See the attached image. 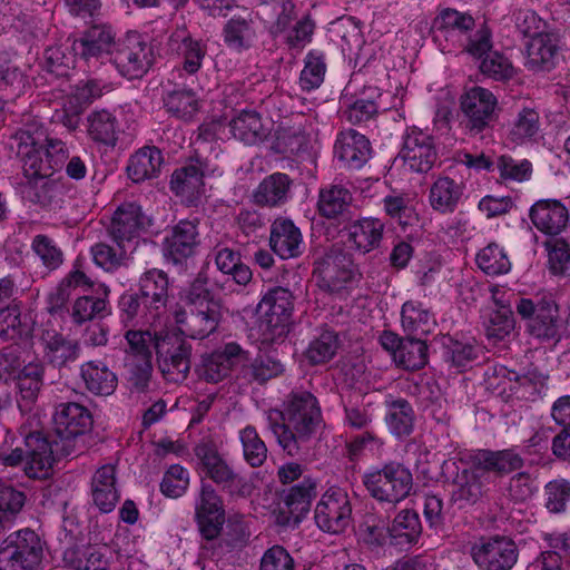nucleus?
<instances>
[{
  "instance_id": "f257e3e1",
  "label": "nucleus",
  "mask_w": 570,
  "mask_h": 570,
  "mask_svg": "<svg viewBox=\"0 0 570 570\" xmlns=\"http://www.w3.org/2000/svg\"><path fill=\"white\" fill-rule=\"evenodd\" d=\"M267 421L279 446L288 455L295 456L315 435L322 422V412L317 399L311 392L292 391L283 411H269Z\"/></svg>"
},
{
  "instance_id": "f03ea898",
  "label": "nucleus",
  "mask_w": 570,
  "mask_h": 570,
  "mask_svg": "<svg viewBox=\"0 0 570 570\" xmlns=\"http://www.w3.org/2000/svg\"><path fill=\"white\" fill-rule=\"evenodd\" d=\"M436 38L443 37L454 47L473 57L482 58L491 49V31L485 23L476 24L474 18L456 9L446 8L433 21Z\"/></svg>"
},
{
  "instance_id": "7ed1b4c3",
  "label": "nucleus",
  "mask_w": 570,
  "mask_h": 570,
  "mask_svg": "<svg viewBox=\"0 0 570 570\" xmlns=\"http://www.w3.org/2000/svg\"><path fill=\"white\" fill-rule=\"evenodd\" d=\"M363 484L372 498L387 504V510H394L410 497L414 485L410 469L399 462H389L365 473Z\"/></svg>"
},
{
  "instance_id": "20e7f679",
  "label": "nucleus",
  "mask_w": 570,
  "mask_h": 570,
  "mask_svg": "<svg viewBox=\"0 0 570 570\" xmlns=\"http://www.w3.org/2000/svg\"><path fill=\"white\" fill-rule=\"evenodd\" d=\"M53 423L56 450L62 455H78L85 448L83 435L92 425L89 410L75 402L60 403L56 406Z\"/></svg>"
},
{
  "instance_id": "39448f33",
  "label": "nucleus",
  "mask_w": 570,
  "mask_h": 570,
  "mask_svg": "<svg viewBox=\"0 0 570 570\" xmlns=\"http://www.w3.org/2000/svg\"><path fill=\"white\" fill-rule=\"evenodd\" d=\"M206 478L222 487L230 495L249 497L254 490L253 484L233 466L218 452L216 443L203 439L194 449Z\"/></svg>"
},
{
  "instance_id": "423d86ee",
  "label": "nucleus",
  "mask_w": 570,
  "mask_h": 570,
  "mask_svg": "<svg viewBox=\"0 0 570 570\" xmlns=\"http://www.w3.org/2000/svg\"><path fill=\"white\" fill-rule=\"evenodd\" d=\"M43 547L38 533L29 528L10 533L0 543V570H39Z\"/></svg>"
},
{
  "instance_id": "0eeeda50",
  "label": "nucleus",
  "mask_w": 570,
  "mask_h": 570,
  "mask_svg": "<svg viewBox=\"0 0 570 570\" xmlns=\"http://www.w3.org/2000/svg\"><path fill=\"white\" fill-rule=\"evenodd\" d=\"M259 330L266 341L275 342L286 336L292 324L294 296L288 288L268 289L259 302Z\"/></svg>"
},
{
  "instance_id": "6e6552de",
  "label": "nucleus",
  "mask_w": 570,
  "mask_h": 570,
  "mask_svg": "<svg viewBox=\"0 0 570 570\" xmlns=\"http://www.w3.org/2000/svg\"><path fill=\"white\" fill-rule=\"evenodd\" d=\"M155 353L157 366L166 381L181 383L187 379L191 365V345L181 335L160 328Z\"/></svg>"
},
{
  "instance_id": "1a4fd4ad",
  "label": "nucleus",
  "mask_w": 570,
  "mask_h": 570,
  "mask_svg": "<svg viewBox=\"0 0 570 570\" xmlns=\"http://www.w3.org/2000/svg\"><path fill=\"white\" fill-rule=\"evenodd\" d=\"M518 314L528 321L529 333L541 341H559L564 328L558 305L551 298H519Z\"/></svg>"
},
{
  "instance_id": "9d476101",
  "label": "nucleus",
  "mask_w": 570,
  "mask_h": 570,
  "mask_svg": "<svg viewBox=\"0 0 570 570\" xmlns=\"http://www.w3.org/2000/svg\"><path fill=\"white\" fill-rule=\"evenodd\" d=\"M154 47L138 32H128L119 39L111 60L118 72L127 79H140L155 62Z\"/></svg>"
},
{
  "instance_id": "9b49d317",
  "label": "nucleus",
  "mask_w": 570,
  "mask_h": 570,
  "mask_svg": "<svg viewBox=\"0 0 570 570\" xmlns=\"http://www.w3.org/2000/svg\"><path fill=\"white\" fill-rule=\"evenodd\" d=\"M313 274L322 291L341 294L352 283L355 268L351 255L341 244H334L315 261Z\"/></svg>"
},
{
  "instance_id": "f8f14e48",
  "label": "nucleus",
  "mask_w": 570,
  "mask_h": 570,
  "mask_svg": "<svg viewBox=\"0 0 570 570\" xmlns=\"http://www.w3.org/2000/svg\"><path fill=\"white\" fill-rule=\"evenodd\" d=\"M471 557L480 570H511L518 562L519 549L510 537L495 534L474 542Z\"/></svg>"
},
{
  "instance_id": "ddd939ff",
  "label": "nucleus",
  "mask_w": 570,
  "mask_h": 570,
  "mask_svg": "<svg viewBox=\"0 0 570 570\" xmlns=\"http://www.w3.org/2000/svg\"><path fill=\"white\" fill-rule=\"evenodd\" d=\"M28 421H30V429L26 425L21 426V434L28 448L24 472L32 479H46L50 474L55 455H63L53 446V440L48 441L43 438L42 433L39 431L38 417L29 416Z\"/></svg>"
},
{
  "instance_id": "4468645a",
  "label": "nucleus",
  "mask_w": 570,
  "mask_h": 570,
  "mask_svg": "<svg viewBox=\"0 0 570 570\" xmlns=\"http://www.w3.org/2000/svg\"><path fill=\"white\" fill-rule=\"evenodd\" d=\"M314 518L324 532H344L352 522V504L347 492L336 487L326 490L316 504Z\"/></svg>"
},
{
  "instance_id": "2eb2a0df",
  "label": "nucleus",
  "mask_w": 570,
  "mask_h": 570,
  "mask_svg": "<svg viewBox=\"0 0 570 570\" xmlns=\"http://www.w3.org/2000/svg\"><path fill=\"white\" fill-rule=\"evenodd\" d=\"M399 156L410 170L426 174L439 158L435 138L421 128L409 127L403 135Z\"/></svg>"
},
{
  "instance_id": "dca6fc26",
  "label": "nucleus",
  "mask_w": 570,
  "mask_h": 570,
  "mask_svg": "<svg viewBox=\"0 0 570 570\" xmlns=\"http://www.w3.org/2000/svg\"><path fill=\"white\" fill-rule=\"evenodd\" d=\"M43 142L46 145L36 157L26 160V177L40 183L43 189H50L52 183L48 178L63 167L70 153L67 144L59 138L47 137Z\"/></svg>"
},
{
  "instance_id": "f3484780",
  "label": "nucleus",
  "mask_w": 570,
  "mask_h": 570,
  "mask_svg": "<svg viewBox=\"0 0 570 570\" xmlns=\"http://www.w3.org/2000/svg\"><path fill=\"white\" fill-rule=\"evenodd\" d=\"M149 226L150 219L138 204L124 203L115 210L107 230L119 248L130 249Z\"/></svg>"
},
{
  "instance_id": "a211bd4d",
  "label": "nucleus",
  "mask_w": 570,
  "mask_h": 570,
  "mask_svg": "<svg viewBox=\"0 0 570 570\" xmlns=\"http://www.w3.org/2000/svg\"><path fill=\"white\" fill-rule=\"evenodd\" d=\"M461 110L465 127L479 134L497 120L498 99L489 89L475 86L461 97Z\"/></svg>"
},
{
  "instance_id": "6ab92c4d",
  "label": "nucleus",
  "mask_w": 570,
  "mask_h": 570,
  "mask_svg": "<svg viewBox=\"0 0 570 570\" xmlns=\"http://www.w3.org/2000/svg\"><path fill=\"white\" fill-rule=\"evenodd\" d=\"M317 495V482L311 476L293 485L283 498V505L276 517L277 523L296 527L311 510L312 501Z\"/></svg>"
},
{
  "instance_id": "aec40b11",
  "label": "nucleus",
  "mask_w": 570,
  "mask_h": 570,
  "mask_svg": "<svg viewBox=\"0 0 570 570\" xmlns=\"http://www.w3.org/2000/svg\"><path fill=\"white\" fill-rule=\"evenodd\" d=\"M116 32L107 23H94L81 37L73 40L71 50L86 62L98 61L109 55L116 47Z\"/></svg>"
},
{
  "instance_id": "412c9836",
  "label": "nucleus",
  "mask_w": 570,
  "mask_h": 570,
  "mask_svg": "<svg viewBox=\"0 0 570 570\" xmlns=\"http://www.w3.org/2000/svg\"><path fill=\"white\" fill-rule=\"evenodd\" d=\"M199 244L198 222L183 219L166 235L163 250L168 261L174 264H181L196 253Z\"/></svg>"
},
{
  "instance_id": "4be33fe9",
  "label": "nucleus",
  "mask_w": 570,
  "mask_h": 570,
  "mask_svg": "<svg viewBox=\"0 0 570 570\" xmlns=\"http://www.w3.org/2000/svg\"><path fill=\"white\" fill-rule=\"evenodd\" d=\"M207 164L199 157L177 168L170 179V189L188 206L197 205L204 194V175Z\"/></svg>"
},
{
  "instance_id": "5701e85b",
  "label": "nucleus",
  "mask_w": 570,
  "mask_h": 570,
  "mask_svg": "<svg viewBox=\"0 0 570 570\" xmlns=\"http://www.w3.org/2000/svg\"><path fill=\"white\" fill-rule=\"evenodd\" d=\"M196 521L206 540L217 538L225 522L223 501L210 484H203L199 501L196 504Z\"/></svg>"
},
{
  "instance_id": "b1692460",
  "label": "nucleus",
  "mask_w": 570,
  "mask_h": 570,
  "mask_svg": "<svg viewBox=\"0 0 570 570\" xmlns=\"http://www.w3.org/2000/svg\"><path fill=\"white\" fill-rule=\"evenodd\" d=\"M529 218L540 233L557 236L568 225L569 210L558 199H540L531 206Z\"/></svg>"
},
{
  "instance_id": "393cba45",
  "label": "nucleus",
  "mask_w": 570,
  "mask_h": 570,
  "mask_svg": "<svg viewBox=\"0 0 570 570\" xmlns=\"http://www.w3.org/2000/svg\"><path fill=\"white\" fill-rule=\"evenodd\" d=\"M169 279L163 269L150 268L141 274L138 281V293L149 307L151 317H159L168 302Z\"/></svg>"
},
{
  "instance_id": "a878e982",
  "label": "nucleus",
  "mask_w": 570,
  "mask_h": 570,
  "mask_svg": "<svg viewBox=\"0 0 570 570\" xmlns=\"http://www.w3.org/2000/svg\"><path fill=\"white\" fill-rule=\"evenodd\" d=\"M371 153L370 140L356 130L350 129L337 135L334 155L343 166L360 169L367 163Z\"/></svg>"
},
{
  "instance_id": "bb28decb",
  "label": "nucleus",
  "mask_w": 570,
  "mask_h": 570,
  "mask_svg": "<svg viewBox=\"0 0 570 570\" xmlns=\"http://www.w3.org/2000/svg\"><path fill=\"white\" fill-rule=\"evenodd\" d=\"M363 97L344 110L346 119L356 125L368 121L380 111H387L395 107L396 97L391 92H382L376 87H365Z\"/></svg>"
},
{
  "instance_id": "cd10ccee",
  "label": "nucleus",
  "mask_w": 570,
  "mask_h": 570,
  "mask_svg": "<svg viewBox=\"0 0 570 570\" xmlns=\"http://www.w3.org/2000/svg\"><path fill=\"white\" fill-rule=\"evenodd\" d=\"M346 228L350 247L364 255L380 246L385 224L380 218L363 217L351 219Z\"/></svg>"
},
{
  "instance_id": "c85d7f7f",
  "label": "nucleus",
  "mask_w": 570,
  "mask_h": 570,
  "mask_svg": "<svg viewBox=\"0 0 570 570\" xmlns=\"http://www.w3.org/2000/svg\"><path fill=\"white\" fill-rule=\"evenodd\" d=\"M90 494L92 503L100 512L109 513L115 509L120 495L114 464H105L95 471L90 481Z\"/></svg>"
},
{
  "instance_id": "c756f323",
  "label": "nucleus",
  "mask_w": 570,
  "mask_h": 570,
  "mask_svg": "<svg viewBox=\"0 0 570 570\" xmlns=\"http://www.w3.org/2000/svg\"><path fill=\"white\" fill-rule=\"evenodd\" d=\"M168 46L181 58V68L188 75H195L203 66L207 46L194 39L185 27L177 28L168 39Z\"/></svg>"
},
{
  "instance_id": "7c9ffc66",
  "label": "nucleus",
  "mask_w": 570,
  "mask_h": 570,
  "mask_svg": "<svg viewBox=\"0 0 570 570\" xmlns=\"http://www.w3.org/2000/svg\"><path fill=\"white\" fill-rule=\"evenodd\" d=\"M471 463L475 469L504 476L520 470L524 459L514 449L479 450L471 456Z\"/></svg>"
},
{
  "instance_id": "2f4dec72",
  "label": "nucleus",
  "mask_w": 570,
  "mask_h": 570,
  "mask_svg": "<svg viewBox=\"0 0 570 570\" xmlns=\"http://www.w3.org/2000/svg\"><path fill=\"white\" fill-rule=\"evenodd\" d=\"M269 245L283 259L297 257L302 254L303 235L291 219L277 218L271 226Z\"/></svg>"
},
{
  "instance_id": "473e14b6",
  "label": "nucleus",
  "mask_w": 570,
  "mask_h": 570,
  "mask_svg": "<svg viewBox=\"0 0 570 570\" xmlns=\"http://www.w3.org/2000/svg\"><path fill=\"white\" fill-rule=\"evenodd\" d=\"M222 320L220 304L191 307L184 320H178L180 331L194 340L208 337L216 331Z\"/></svg>"
},
{
  "instance_id": "72a5a7b5",
  "label": "nucleus",
  "mask_w": 570,
  "mask_h": 570,
  "mask_svg": "<svg viewBox=\"0 0 570 570\" xmlns=\"http://www.w3.org/2000/svg\"><path fill=\"white\" fill-rule=\"evenodd\" d=\"M353 196L351 191L342 186L332 184L320 190L317 208L326 218H341L342 222H350L352 213Z\"/></svg>"
},
{
  "instance_id": "f704fd0d",
  "label": "nucleus",
  "mask_w": 570,
  "mask_h": 570,
  "mask_svg": "<svg viewBox=\"0 0 570 570\" xmlns=\"http://www.w3.org/2000/svg\"><path fill=\"white\" fill-rule=\"evenodd\" d=\"M463 194V183H459L449 176H439L430 187L429 204L433 210L440 214H452L460 204Z\"/></svg>"
},
{
  "instance_id": "c9c22d12",
  "label": "nucleus",
  "mask_w": 570,
  "mask_h": 570,
  "mask_svg": "<svg viewBox=\"0 0 570 570\" xmlns=\"http://www.w3.org/2000/svg\"><path fill=\"white\" fill-rule=\"evenodd\" d=\"M45 357L55 366H63L79 356L80 346L53 328H45L40 336Z\"/></svg>"
},
{
  "instance_id": "e433bc0d",
  "label": "nucleus",
  "mask_w": 570,
  "mask_h": 570,
  "mask_svg": "<svg viewBox=\"0 0 570 570\" xmlns=\"http://www.w3.org/2000/svg\"><path fill=\"white\" fill-rule=\"evenodd\" d=\"M557 58L558 45L552 35H537L527 45L525 66L530 70L549 71L554 67Z\"/></svg>"
},
{
  "instance_id": "4c0bfd02",
  "label": "nucleus",
  "mask_w": 570,
  "mask_h": 570,
  "mask_svg": "<svg viewBox=\"0 0 570 570\" xmlns=\"http://www.w3.org/2000/svg\"><path fill=\"white\" fill-rule=\"evenodd\" d=\"M43 366L40 363L30 362L19 373L17 386L19 397L18 406L22 413L31 412L43 385Z\"/></svg>"
},
{
  "instance_id": "58836bf2",
  "label": "nucleus",
  "mask_w": 570,
  "mask_h": 570,
  "mask_svg": "<svg viewBox=\"0 0 570 570\" xmlns=\"http://www.w3.org/2000/svg\"><path fill=\"white\" fill-rule=\"evenodd\" d=\"M257 38L255 22L250 14L247 17L235 16L230 18L223 28L225 45L237 52L250 49Z\"/></svg>"
},
{
  "instance_id": "ea45409f",
  "label": "nucleus",
  "mask_w": 570,
  "mask_h": 570,
  "mask_svg": "<svg viewBox=\"0 0 570 570\" xmlns=\"http://www.w3.org/2000/svg\"><path fill=\"white\" fill-rule=\"evenodd\" d=\"M284 371L285 366L281 360L265 354L243 364L237 379L246 384L263 385L267 381L282 375Z\"/></svg>"
},
{
  "instance_id": "a19ab883",
  "label": "nucleus",
  "mask_w": 570,
  "mask_h": 570,
  "mask_svg": "<svg viewBox=\"0 0 570 570\" xmlns=\"http://www.w3.org/2000/svg\"><path fill=\"white\" fill-rule=\"evenodd\" d=\"M479 469H464L453 480L451 500L460 509L475 504L484 494V484L478 474Z\"/></svg>"
},
{
  "instance_id": "79ce46f5",
  "label": "nucleus",
  "mask_w": 570,
  "mask_h": 570,
  "mask_svg": "<svg viewBox=\"0 0 570 570\" xmlns=\"http://www.w3.org/2000/svg\"><path fill=\"white\" fill-rule=\"evenodd\" d=\"M551 416L558 425L563 426L552 439L551 451L559 460L570 462V395L554 401Z\"/></svg>"
},
{
  "instance_id": "37998d69",
  "label": "nucleus",
  "mask_w": 570,
  "mask_h": 570,
  "mask_svg": "<svg viewBox=\"0 0 570 570\" xmlns=\"http://www.w3.org/2000/svg\"><path fill=\"white\" fill-rule=\"evenodd\" d=\"M292 180L286 174L274 173L265 177L253 194L255 204L275 207L284 204L289 194Z\"/></svg>"
},
{
  "instance_id": "c03bdc74",
  "label": "nucleus",
  "mask_w": 570,
  "mask_h": 570,
  "mask_svg": "<svg viewBox=\"0 0 570 570\" xmlns=\"http://www.w3.org/2000/svg\"><path fill=\"white\" fill-rule=\"evenodd\" d=\"M401 320L403 330L409 336L423 337L436 325L434 315L417 301H407L403 304Z\"/></svg>"
},
{
  "instance_id": "a18cd8bd",
  "label": "nucleus",
  "mask_w": 570,
  "mask_h": 570,
  "mask_svg": "<svg viewBox=\"0 0 570 570\" xmlns=\"http://www.w3.org/2000/svg\"><path fill=\"white\" fill-rule=\"evenodd\" d=\"M80 373L87 390L96 395H110L117 387L116 374L100 361L83 363Z\"/></svg>"
},
{
  "instance_id": "49530a36",
  "label": "nucleus",
  "mask_w": 570,
  "mask_h": 570,
  "mask_svg": "<svg viewBox=\"0 0 570 570\" xmlns=\"http://www.w3.org/2000/svg\"><path fill=\"white\" fill-rule=\"evenodd\" d=\"M163 164L161 151L156 147H144L128 160L127 175L134 183L156 177Z\"/></svg>"
},
{
  "instance_id": "de8ad7c7",
  "label": "nucleus",
  "mask_w": 570,
  "mask_h": 570,
  "mask_svg": "<svg viewBox=\"0 0 570 570\" xmlns=\"http://www.w3.org/2000/svg\"><path fill=\"white\" fill-rule=\"evenodd\" d=\"M217 269L230 275L235 284L246 286L252 281L250 268L242 262L240 254L227 246L217 245L213 249Z\"/></svg>"
},
{
  "instance_id": "09e8293b",
  "label": "nucleus",
  "mask_w": 570,
  "mask_h": 570,
  "mask_svg": "<svg viewBox=\"0 0 570 570\" xmlns=\"http://www.w3.org/2000/svg\"><path fill=\"white\" fill-rule=\"evenodd\" d=\"M392 542L396 546H410L417 541L422 527L419 515L413 510L401 511L386 528Z\"/></svg>"
},
{
  "instance_id": "8fccbe9b",
  "label": "nucleus",
  "mask_w": 570,
  "mask_h": 570,
  "mask_svg": "<svg viewBox=\"0 0 570 570\" xmlns=\"http://www.w3.org/2000/svg\"><path fill=\"white\" fill-rule=\"evenodd\" d=\"M65 566L70 570H107L108 560L99 548L75 547L68 548L62 558Z\"/></svg>"
},
{
  "instance_id": "3c124183",
  "label": "nucleus",
  "mask_w": 570,
  "mask_h": 570,
  "mask_svg": "<svg viewBox=\"0 0 570 570\" xmlns=\"http://www.w3.org/2000/svg\"><path fill=\"white\" fill-rule=\"evenodd\" d=\"M233 136L248 145H254L266 136L261 116L255 110H242L229 122Z\"/></svg>"
},
{
  "instance_id": "603ef678",
  "label": "nucleus",
  "mask_w": 570,
  "mask_h": 570,
  "mask_svg": "<svg viewBox=\"0 0 570 570\" xmlns=\"http://www.w3.org/2000/svg\"><path fill=\"white\" fill-rule=\"evenodd\" d=\"M27 86V76L8 53H0V92L10 99L20 96Z\"/></svg>"
},
{
  "instance_id": "864d4df0",
  "label": "nucleus",
  "mask_w": 570,
  "mask_h": 570,
  "mask_svg": "<svg viewBox=\"0 0 570 570\" xmlns=\"http://www.w3.org/2000/svg\"><path fill=\"white\" fill-rule=\"evenodd\" d=\"M166 110L183 120H190L199 110V99L191 89H174L164 97Z\"/></svg>"
},
{
  "instance_id": "5fc2aeb1",
  "label": "nucleus",
  "mask_w": 570,
  "mask_h": 570,
  "mask_svg": "<svg viewBox=\"0 0 570 570\" xmlns=\"http://www.w3.org/2000/svg\"><path fill=\"white\" fill-rule=\"evenodd\" d=\"M396 364L404 370L416 371L428 363V345L423 337L406 336L395 354Z\"/></svg>"
},
{
  "instance_id": "6e6d98bb",
  "label": "nucleus",
  "mask_w": 570,
  "mask_h": 570,
  "mask_svg": "<svg viewBox=\"0 0 570 570\" xmlns=\"http://www.w3.org/2000/svg\"><path fill=\"white\" fill-rule=\"evenodd\" d=\"M386 423L390 431L397 438L409 436L413 431L414 411L404 399L393 400L389 403Z\"/></svg>"
},
{
  "instance_id": "4d7b16f0",
  "label": "nucleus",
  "mask_w": 570,
  "mask_h": 570,
  "mask_svg": "<svg viewBox=\"0 0 570 570\" xmlns=\"http://www.w3.org/2000/svg\"><path fill=\"white\" fill-rule=\"evenodd\" d=\"M112 90L111 82L100 78L80 80L71 90L68 99L78 105V110H85L96 99Z\"/></svg>"
},
{
  "instance_id": "13d9d810",
  "label": "nucleus",
  "mask_w": 570,
  "mask_h": 570,
  "mask_svg": "<svg viewBox=\"0 0 570 570\" xmlns=\"http://www.w3.org/2000/svg\"><path fill=\"white\" fill-rule=\"evenodd\" d=\"M76 56L67 47L51 46L43 52L42 67L56 78H67L75 68Z\"/></svg>"
},
{
  "instance_id": "bf43d9fd",
  "label": "nucleus",
  "mask_w": 570,
  "mask_h": 570,
  "mask_svg": "<svg viewBox=\"0 0 570 570\" xmlns=\"http://www.w3.org/2000/svg\"><path fill=\"white\" fill-rule=\"evenodd\" d=\"M478 267L490 276L507 274L511 269V262L504 248L497 243L483 247L475 258Z\"/></svg>"
},
{
  "instance_id": "052dcab7",
  "label": "nucleus",
  "mask_w": 570,
  "mask_h": 570,
  "mask_svg": "<svg viewBox=\"0 0 570 570\" xmlns=\"http://www.w3.org/2000/svg\"><path fill=\"white\" fill-rule=\"evenodd\" d=\"M119 313L121 322L125 325L138 323H154L158 317H151L149 307L145 305V299L139 293H125L120 296Z\"/></svg>"
},
{
  "instance_id": "680f3d73",
  "label": "nucleus",
  "mask_w": 570,
  "mask_h": 570,
  "mask_svg": "<svg viewBox=\"0 0 570 570\" xmlns=\"http://www.w3.org/2000/svg\"><path fill=\"white\" fill-rule=\"evenodd\" d=\"M239 440L245 461L252 468L262 466L267 459V446L257 430L252 425L245 426L239 431Z\"/></svg>"
},
{
  "instance_id": "e2e57ef3",
  "label": "nucleus",
  "mask_w": 570,
  "mask_h": 570,
  "mask_svg": "<svg viewBox=\"0 0 570 570\" xmlns=\"http://www.w3.org/2000/svg\"><path fill=\"white\" fill-rule=\"evenodd\" d=\"M107 314V301L92 295L78 297L71 308V320L75 324L81 325L96 318H102Z\"/></svg>"
},
{
  "instance_id": "0e129e2a",
  "label": "nucleus",
  "mask_w": 570,
  "mask_h": 570,
  "mask_svg": "<svg viewBox=\"0 0 570 570\" xmlns=\"http://www.w3.org/2000/svg\"><path fill=\"white\" fill-rule=\"evenodd\" d=\"M340 347L338 335L334 331H324L312 341L306 351L311 364H324L331 361Z\"/></svg>"
},
{
  "instance_id": "69168bd1",
  "label": "nucleus",
  "mask_w": 570,
  "mask_h": 570,
  "mask_svg": "<svg viewBox=\"0 0 570 570\" xmlns=\"http://www.w3.org/2000/svg\"><path fill=\"white\" fill-rule=\"evenodd\" d=\"M116 127V117L107 110L95 111L88 117V135L95 141L106 145L114 144Z\"/></svg>"
},
{
  "instance_id": "338daca9",
  "label": "nucleus",
  "mask_w": 570,
  "mask_h": 570,
  "mask_svg": "<svg viewBox=\"0 0 570 570\" xmlns=\"http://www.w3.org/2000/svg\"><path fill=\"white\" fill-rule=\"evenodd\" d=\"M543 501L550 513H563L570 502V481L556 479L548 482L543 491Z\"/></svg>"
},
{
  "instance_id": "774afa93",
  "label": "nucleus",
  "mask_w": 570,
  "mask_h": 570,
  "mask_svg": "<svg viewBox=\"0 0 570 570\" xmlns=\"http://www.w3.org/2000/svg\"><path fill=\"white\" fill-rule=\"evenodd\" d=\"M548 252V266L551 274L562 276L570 269V243L564 238H553L544 243Z\"/></svg>"
}]
</instances>
